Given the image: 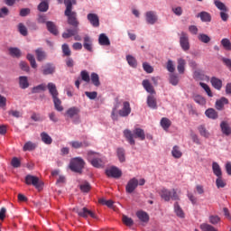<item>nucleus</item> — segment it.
<instances>
[{"label": "nucleus", "mask_w": 231, "mask_h": 231, "mask_svg": "<svg viewBox=\"0 0 231 231\" xmlns=\"http://www.w3.org/2000/svg\"><path fill=\"white\" fill-rule=\"evenodd\" d=\"M73 212H76V214H78L79 217H84L85 219L89 217L93 219H97V215H95L93 211L88 209V208H83L79 209L78 207H76L73 208Z\"/></svg>", "instance_id": "0eeeda50"}, {"label": "nucleus", "mask_w": 231, "mask_h": 231, "mask_svg": "<svg viewBox=\"0 0 231 231\" xmlns=\"http://www.w3.org/2000/svg\"><path fill=\"white\" fill-rule=\"evenodd\" d=\"M80 113V109L76 106H72L69 108L66 112V116H69V118H73V116H77Z\"/></svg>", "instance_id": "7c9ffc66"}, {"label": "nucleus", "mask_w": 231, "mask_h": 231, "mask_svg": "<svg viewBox=\"0 0 231 231\" xmlns=\"http://www.w3.org/2000/svg\"><path fill=\"white\" fill-rule=\"evenodd\" d=\"M78 32L77 28L75 29H67L66 32L62 33L63 39H69V37H73Z\"/></svg>", "instance_id": "ea45409f"}, {"label": "nucleus", "mask_w": 231, "mask_h": 231, "mask_svg": "<svg viewBox=\"0 0 231 231\" xmlns=\"http://www.w3.org/2000/svg\"><path fill=\"white\" fill-rule=\"evenodd\" d=\"M136 216L143 223H149V214H147V212L138 211Z\"/></svg>", "instance_id": "473e14b6"}, {"label": "nucleus", "mask_w": 231, "mask_h": 231, "mask_svg": "<svg viewBox=\"0 0 231 231\" xmlns=\"http://www.w3.org/2000/svg\"><path fill=\"white\" fill-rule=\"evenodd\" d=\"M221 44L225 48V50H227V51H230V50H231L230 40L224 38L221 40Z\"/></svg>", "instance_id": "4d7b16f0"}, {"label": "nucleus", "mask_w": 231, "mask_h": 231, "mask_svg": "<svg viewBox=\"0 0 231 231\" xmlns=\"http://www.w3.org/2000/svg\"><path fill=\"white\" fill-rule=\"evenodd\" d=\"M124 135L130 145H134V138H138L141 141L145 140V132L142 128H135L133 132L126 129L124 131Z\"/></svg>", "instance_id": "f03ea898"}, {"label": "nucleus", "mask_w": 231, "mask_h": 231, "mask_svg": "<svg viewBox=\"0 0 231 231\" xmlns=\"http://www.w3.org/2000/svg\"><path fill=\"white\" fill-rule=\"evenodd\" d=\"M106 174L108 178H121L122 171L117 167L113 166L110 169L106 170Z\"/></svg>", "instance_id": "9d476101"}, {"label": "nucleus", "mask_w": 231, "mask_h": 231, "mask_svg": "<svg viewBox=\"0 0 231 231\" xmlns=\"http://www.w3.org/2000/svg\"><path fill=\"white\" fill-rule=\"evenodd\" d=\"M166 69L170 73H174V71H176V68H174V63L172 62V60H168Z\"/></svg>", "instance_id": "052dcab7"}, {"label": "nucleus", "mask_w": 231, "mask_h": 231, "mask_svg": "<svg viewBox=\"0 0 231 231\" xmlns=\"http://www.w3.org/2000/svg\"><path fill=\"white\" fill-rule=\"evenodd\" d=\"M90 80L96 88H98L100 86V77H98V74L96 72H92L90 75Z\"/></svg>", "instance_id": "72a5a7b5"}, {"label": "nucleus", "mask_w": 231, "mask_h": 231, "mask_svg": "<svg viewBox=\"0 0 231 231\" xmlns=\"http://www.w3.org/2000/svg\"><path fill=\"white\" fill-rule=\"evenodd\" d=\"M56 71V67L53 63H46L42 67V75H53Z\"/></svg>", "instance_id": "f8f14e48"}, {"label": "nucleus", "mask_w": 231, "mask_h": 231, "mask_svg": "<svg viewBox=\"0 0 231 231\" xmlns=\"http://www.w3.org/2000/svg\"><path fill=\"white\" fill-rule=\"evenodd\" d=\"M97 153L93 151H88L87 154V160L90 162L93 167H96V169H100L104 167V161L97 157Z\"/></svg>", "instance_id": "39448f33"}, {"label": "nucleus", "mask_w": 231, "mask_h": 231, "mask_svg": "<svg viewBox=\"0 0 231 231\" xmlns=\"http://www.w3.org/2000/svg\"><path fill=\"white\" fill-rule=\"evenodd\" d=\"M180 44L183 51H189L190 50V43L189 42V34H187V32H180Z\"/></svg>", "instance_id": "6e6552de"}, {"label": "nucleus", "mask_w": 231, "mask_h": 231, "mask_svg": "<svg viewBox=\"0 0 231 231\" xmlns=\"http://www.w3.org/2000/svg\"><path fill=\"white\" fill-rule=\"evenodd\" d=\"M212 171H213V173L215 174V176H217V178H220V176H223V171H221V166H219V164L216 162H212Z\"/></svg>", "instance_id": "5701e85b"}, {"label": "nucleus", "mask_w": 231, "mask_h": 231, "mask_svg": "<svg viewBox=\"0 0 231 231\" xmlns=\"http://www.w3.org/2000/svg\"><path fill=\"white\" fill-rule=\"evenodd\" d=\"M98 42H99L100 46H110V44H111L109 38L105 33H101L99 35Z\"/></svg>", "instance_id": "393cba45"}, {"label": "nucleus", "mask_w": 231, "mask_h": 231, "mask_svg": "<svg viewBox=\"0 0 231 231\" xmlns=\"http://www.w3.org/2000/svg\"><path fill=\"white\" fill-rule=\"evenodd\" d=\"M205 115L208 118H212V120H216V118H217V113L214 108H208L206 110Z\"/></svg>", "instance_id": "79ce46f5"}, {"label": "nucleus", "mask_w": 231, "mask_h": 231, "mask_svg": "<svg viewBox=\"0 0 231 231\" xmlns=\"http://www.w3.org/2000/svg\"><path fill=\"white\" fill-rule=\"evenodd\" d=\"M222 62L228 68V69L231 71V60L228 58H222Z\"/></svg>", "instance_id": "774afa93"}, {"label": "nucleus", "mask_w": 231, "mask_h": 231, "mask_svg": "<svg viewBox=\"0 0 231 231\" xmlns=\"http://www.w3.org/2000/svg\"><path fill=\"white\" fill-rule=\"evenodd\" d=\"M66 6L65 15L68 17V24L73 28H79V20L77 19V12L73 11V5H77V0H64Z\"/></svg>", "instance_id": "f257e3e1"}, {"label": "nucleus", "mask_w": 231, "mask_h": 231, "mask_svg": "<svg viewBox=\"0 0 231 231\" xmlns=\"http://www.w3.org/2000/svg\"><path fill=\"white\" fill-rule=\"evenodd\" d=\"M193 100L196 102V104H199V106H205L207 104V99L203 97L201 95H194L193 96Z\"/></svg>", "instance_id": "e433bc0d"}, {"label": "nucleus", "mask_w": 231, "mask_h": 231, "mask_svg": "<svg viewBox=\"0 0 231 231\" xmlns=\"http://www.w3.org/2000/svg\"><path fill=\"white\" fill-rule=\"evenodd\" d=\"M35 53L38 62H42V60H46V51H44L42 48L36 49Z\"/></svg>", "instance_id": "4be33fe9"}, {"label": "nucleus", "mask_w": 231, "mask_h": 231, "mask_svg": "<svg viewBox=\"0 0 231 231\" xmlns=\"http://www.w3.org/2000/svg\"><path fill=\"white\" fill-rule=\"evenodd\" d=\"M228 104V100L226 97H221L219 100L216 102V107L218 111H221L223 107H225V105Z\"/></svg>", "instance_id": "c9c22d12"}, {"label": "nucleus", "mask_w": 231, "mask_h": 231, "mask_svg": "<svg viewBox=\"0 0 231 231\" xmlns=\"http://www.w3.org/2000/svg\"><path fill=\"white\" fill-rule=\"evenodd\" d=\"M50 8V5H48V2L42 1L38 5L39 12H48V9Z\"/></svg>", "instance_id": "3c124183"}, {"label": "nucleus", "mask_w": 231, "mask_h": 231, "mask_svg": "<svg viewBox=\"0 0 231 231\" xmlns=\"http://www.w3.org/2000/svg\"><path fill=\"white\" fill-rule=\"evenodd\" d=\"M37 147V144L32 143V142H27L25 143V144L23 145V151L26 152V151H33L35 150Z\"/></svg>", "instance_id": "09e8293b"}, {"label": "nucleus", "mask_w": 231, "mask_h": 231, "mask_svg": "<svg viewBox=\"0 0 231 231\" xmlns=\"http://www.w3.org/2000/svg\"><path fill=\"white\" fill-rule=\"evenodd\" d=\"M214 5L221 12H228V7H226V5L225 4H223V2H221L219 0H215Z\"/></svg>", "instance_id": "a19ab883"}, {"label": "nucleus", "mask_w": 231, "mask_h": 231, "mask_svg": "<svg viewBox=\"0 0 231 231\" xmlns=\"http://www.w3.org/2000/svg\"><path fill=\"white\" fill-rule=\"evenodd\" d=\"M47 86L44 83L37 85L32 88V94L42 93V91H46Z\"/></svg>", "instance_id": "f704fd0d"}, {"label": "nucleus", "mask_w": 231, "mask_h": 231, "mask_svg": "<svg viewBox=\"0 0 231 231\" xmlns=\"http://www.w3.org/2000/svg\"><path fill=\"white\" fill-rule=\"evenodd\" d=\"M221 221V218L218 216H210L209 217V223L211 225H217Z\"/></svg>", "instance_id": "338daca9"}, {"label": "nucleus", "mask_w": 231, "mask_h": 231, "mask_svg": "<svg viewBox=\"0 0 231 231\" xmlns=\"http://www.w3.org/2000/svg\"><path fill=\"white\" fill-rule=\"evenodd\" d=\"M211 84H212L213 88H215V89H221V88L223 86V82L221 81V79H219L217 78H212Z\"/></svg>", "instance_id": "37998d69"}, {"label": "nucleus", "mask_w": 231, "mask_h": 231, "mask_svg": "<svg viewBox=\"0 0 231 231\" xmlns=\"http://www.w3.org/2000/svg\"><path fill=\"white\" fill-rule=\"evenodd\" d=\"M115 105L114 107L112 109V113H111V118L112 120H118V115H116V111H118V107H120V105L122 104V102H120V97H116L115 98Z\"/></svg>", "instance_id": "dca6fc26"}, {"label": "nucleus", "mask_w": 231, "mask_h": 231, "mask_svg": "<svg viewBox=\"0 0 231 231\" xmlns=\"http://www.w3.org/2000/svg\"><path fill=\"white\" fill-rule=\"evenodd\" d=\"M199 40H200V42H204L205 44H208V42H210V37L203 33L199 35Z\"/></svg>", "instance_id": "e2e57ef3"}, {"label": "nucleus", "mask_w": 231, "mask_h": 231, "mask_svg": "<svg viewBox=\"0 0 231 231\" xmlns=\"http://www.w3.org/2000/svg\"><path fill=\"white\" fill-rule=\"evenodd\" d=\"M69 145L72 147V149H83L86 147H89L90 143L88 141H71L69 143Z\"/></svg>", "instance_id": "2eb2a0df"}, {"label": "nucleus", "mask_w": 231, "mask_h": 231, "mask_svg": "<svg viewBox=\"0 0 231 231\" xmlns=\"http://www.w3.org/2000/svg\"><path fill=\"white\" fill-rule=\"evenodd\" d=\"M143 88L147 91V93H150L151 95H154L156 91L154 90V87L149 82V79H143Z\"/></svg>", "instance_id": "412c9836"}, {"label": "nucleus", "mask_w": 231, "mask_h": 231, "mask_svg": "<svg viewBox=\"0 0 231 231\" xmlns=\"http://www.w3.org/2000/svg\"><path fill=\"white\" fill-rule=\"evenodd\" d=\"M197 17H199L202 23H210V21H212V15H210V13L205 11H202L199 14H198Z\"/></svg>", "instance_id": "aec40b11"}, {"label": "nucleus", "mask_w": 231, "mask_h": 231, "mask_svg": "<svg viewBox=\"0 0 231 231\" xmlns=\"http://www.w3.org/2000/svg\"><path fill=\"white\" fill-rule=\"evenodd\" d=\"M116 156H117L120 163H125V149L117 148L116 149Z\"/></svg>", "instance_id": "c85d7f7f"}, {"label": "nucleus", "mask_w": 231, "mask_h": 231, "mask_svg": "<svg viewBox=\"0 0 231 231\" xmlns=\"http://www.w3.org/2000/svg\"><path fill=\"white\" fill-rule=\"evenodd\" d=\"M61 50L65 57H69L71 55V50H69V45H68V43H64L61 46Z\"/></svg>", "instance_id": "864d4df0"}, {"label": "nucleus", "mask_w": 231, "mask_h": 231, "mask_svg": "<svg viewBox=\"0 0 231 231\" xmlns=\"http://www.w3.org/2000/svg\"><path fill=\"white\" fill-rule=\"evenodd\" d=\"M87 18L94 28H98V26H100V19L98 18V14L90 13L87 15Z\"/></svg>", "instance_id": "ddd939ff"}, {"label": "nucleus", "mask_w": 231, "mask_h": 231, "mask_svg": "<svg viewBox=\"0 0 231 231\" xmlns=\"http://www.w3.org/2000/svg\"><path fill=\"white\" fill-rule=\"evenodd\" d=\"M11 165L14 169H19V167H21V161H19L17 157H14L11 161Z\"/></svg>", "instance_id": "680f3d73"}, {"label": "nucleus", "mask_w": 231, "mask_h": 231, "mask_svg": "<svg viewBox=\"0 0 231 231\" xmlns=\"http://www.w3.org/2000/svg\"><path fill=\"white\" fill-rule=\"evenodd\" d=\"M179 82H180V79L178 78L177 75L175 74L170 75V84H171V86H178Z\"/></svg>", "instance_id": "13d9d810"}, {"label": "nucleus", "mask_w": 231, "mask_h": 231, "mask_svg": "<svg viewBox=\"0 0 231 231\" xmlns=\"http://www.w3.org/2000/svg\"><path fill=\"white\" fill-rule=\"evenodd\" d=\"M53 104H54V108L56 109V111L59 112H62L64 111V106H62V101L60 100V98L58 97H53Z\"/></svg>", "instance_id": "2f4dec72"}, {"label": "nucleus", "mask_w": 231, "mask_h": 231, "mask_svg": "<svg viewBox=\"0 0 231 231\" xmlns=\"http://www.w3.org/2000/svg\"><path fill=\"white\" fill-rule=\"evenodd\" d=\"M177 69L180 75L185 73V66H187V61L183 58H179L177 60Z\"/></svg>", "instance_id": "6ab92c4d"}, {"label": "nucleus", "mask_w": 231, "mask_h": 231, "mask_svg": "<svg viewBox=\"0 0 231 231\" xmlns=\"http://www.w3.org/2000/svg\"><path fill=\"white\" fill-rule=\"evenodd\" d=\"M216 185H217V189H225V187H226V182H225V180H223V176L217 178Z\"/></svg>", "instance_id": "8fccbe9b"}, {"label": "nucleus", "mask_w": 231, "mask_h": 231, "mask_svg": "<svg viewBox=\"0 0 231 231\" xmlns=\"http://www.w3.org/2000/svg\"><path fill=\"white\" fill-rule=\"evenodd\" d=\"M220 127L222 129V133L226 136H228L231 134L230 126H228V124H226V122H222L220 124Z\"/></svg>", "instance_id": "a18cd8bd"}, {"label": "nucleus", "mask_w": 231, "mask_h": 231, "mask_svg": "<svg viewBox=\"0 0 231 231\" xmlns=\"http://www.w3.org/2000/svg\"><path fill=\"white\" fill-rule=\"evenodd\" d=\"M131 103L129 101L123 102V106L120 110H118V115L122 118H126V116H129L131 115Z\"/></svg>", "instance_id": "1a4fd4ad"}, {"label": "nucleus", "mask_w": 231, "mask_h": 231, "mask_svg": "<svg viewBox=\"0 0 231 231\" xmlns=\"http://www.w3.org/2000/svg\"><path fill=\"white\" fill-rule=\"evenodd\" d=\"M24 183L27 185H32L37 190H42L43 183L39 177L28 174L25 176Z\"/></svg>", "instance_id": "423d86ee"}, {"label": "nucleus", "mask_w": 231, "mask_h": 231, "mask_svg": "<svg viewBox=\"0 0 231 231\" xmlns=\"http://www.w3.org/2000/svg\"><path fill=\"white\" fill-rule=\"evenodd\" d=\"M86 165V162L81 157H75L70 160L69 169L73 172H78L79 174H82V170Z\"/></svg>", "instance_id": "7ed1b4c3"}, {"label": "nucleus", "mask_w": 231, "mask_h": 231, "mask_svg": "<svg viewBox=\"0 0 231 231\" xmlns=\"http://www.w3.org/2000/svg\"><path fill=\"white\" fill-rule=\"evenodd\" d=\"M174 212L178 217H180L181 219L185 217V212H183L181 206H180L178 202L174 203Z\"/></svg>", "instance_id": "c756f323"}, {"label": "nucleus", "mask_w": 231, "mask_h": 231, "mask_svg": "<svg viewBox=\"0 0 231 231\" xmlns=\"http://www.w3.org/2000/svg\"><path fill=\"white\" fill-rule=\"evenodd\" d=\"M80 77L84 82H87V84H89V82H91V78L89 77V73L88 72V70H82L80 72Z\"/></svg>", "instance_id": "49530a36"}, {"label": "nucleus", "mask_w": 231, "mask_h": 231, "mask_svg": "<svg viewBox=\"0 0 231 231\" xmlns=\"http://www.w3.org/2000/svg\"><path fill=\"white\" fill-rule=\"evenodd\" d=\"M47 30L50 32V33H52V35H58L59 31L57 30V25L53 22H47L46 23Z\"/></svg>", "instance_id": "bb28decb"}, {"label": "nucleus", "mask_w": 231, "mask_h": 231, "mask_svg": "<svg viewBox=\"0 0 231 231\" xmlns=\"http://www.w3.org/2000/svg\"><path fill=\"white\" fill-rule=\"evenodd\" d=\"M171 154L173 158H176V159H180L181 158V156H183V153L181 152V151L180 150V146L178 145L173 146Z\"/></svg>", "instance_id": "58836bf2"}, {"label": "nucleus", "mask_w": 231, "mask_h": 231, "mask_svg": "<svg viewBox=\"0 0 231 231\" xmlns=\"http://www.w3.org/2000/svg\"><path fill=\"white\" fill-rule=\"evenodd\" d=\"M159 194L162 199L164 201H171V199H173L174 201L180 200V196H178V192L174 189L170 190L168 189L162 188Z\"/></svg>", "instance_id": "20e7f679"}, {"label": "nucleus", "mask_w": 231, "mask_h": 231, "mask_svg": "<svg viewBox=\"0 0 231 231\" xmlns=\"http://www.w3.org/2000/svg\"><path fill=\"white\" fill-rule=\"evenodd\" d=\"M136 187H138V179H131L125 187L126 192H128V194H133L136 189Z\"/></svg>", "instance_id": "4468645a"}, {"label": "nucleus", "mask_w": 231, "mask_h": 231, "mask_svg": "<svg viewBox=\"0 0 231 231\" xmlns=\"http://www.w3.org/2000/svg\"><path fill=\"white\" fill-rule=\"evenodd\" d=\"M199 86L201 88H203V89L206 91L207 95L210 97H213L212 95V90H210V87H208V85H207L206 83L200 82Z\"/></svg>", "instance_id": "bf43d9fd"}, {"label": "nucleus", "mask_w": 231, "mask_h": 231, "mask_svg": "<svg viewBox=\"0 0 231 231\" xmlns=\"http://www.w3.org/2000/svg\"><path fill=\"white\" fill-rule=\"evenodd\" d=\"M146 103L148 107H150V109H158V103L154 96L152 95L148 96Z\"/></svg>", "instance_id": "a211bd4d"}, {"label": "nucleus", "mask_w": 231, "mask_h": 231, "mask_svg": "<svg viewBox=\"0 0 231 231\" xmlns=\"http://www.w3.org/2000/svg\"><path fill=\"white\" fill-rule=\"evenodd\" d=\"M83 46L87 51H93V42L89 36L84 37V43Z\"/></svg>", "instance_id": "b1692460"}, {"label": "nucleus", "mask_w": 231, "mask_h": 231, "mask_svg": "<svg viewBox=\"0 0 231 231\" xmlns=\"http://www.w3.org/2000/svg\"><path fill=\"white\" fill-rule=\"evenodd\" d=\"M200 136H203L204 138H210V132L207 130L205 125H199L198 127Z\"/></svg>", "instance_id": "4c0bfd02"}, {"label": "nucleus", "mask_w": 231, "mask_h": 231, "mask_svg": "<svg viewBox=\"0 0 231 231\" xmlns=\"http://www.w3.org/2000/svg\"><path fill=\"white\" fill-rule=\"evenodd\" d=\"M171 124L172 123L167 117H162L161 120V125H162V129H164V131H167V129H169V127H171Z\"/></svg>", "instance_id": "c03bdc74"}, {"label": "nucleus", "mask_w": 231, "mask_h": 231, "mask_svg": "<svg viewBox=\"0 0 231 231\" xmlns=\"http://www.w3.org/2000/svg\"><path fill=\"white\" fill-rule=\"evenodd\" d=\"M143 68L146 73H152V71H154V69L152 68V66H151L147 62L143 63Z\"/></svg>", "instance_id": "69168bd1"}, {"label": "nucleus", "mask_w": 231, "mask_h": 231, "mask_svg": "<svg viewBox=\"0 0 231 231\" xmlns=\"http://www.w3.org/2000/svg\"><path fill=\"white\" fill-rule=\"evenodd\" d=\"M41 138L42 142H43V143L46 145H51V143H53V139H51V136H50V134H48L46 132H42L41 134Z\"/></svg>", "instance_id": "cd10ccee"}, {"label": "nucleus", "mask_w": 231, "mask_h": 231, "mask_svg": "<svg viewBox=\"0 0 231 231\" xmlns=\"http://www.w3.org/2000/svg\"><path fill=\"white\" fill-rule=\"evenodd\" d=\"M145 19L147 24H156V23H158V15H156V12L154 11L146 12Z\"/></svg>", "instance_id": "9b49d317"}, {"label": "nucleus", "mask_w": 231, "mask_h": 231, "mask_svg": "<svg viewBox=\"0 0 231 231\" xmlns=\"http://www.w3.org/2000/svg\"><path fill=\"white\" fill-rule=\"evenodd\" d=\"M19 86L22 89H26L30 88V83L28 82V77L20 76L19 77Z\"/></svg>", "instance_id": "a878e982"}, {"label": "nucleus", "mask_w": 231, "mask_h": 231, "mask_svg": "<svg viewBox=\"0 0 231 231\" xmlns=\"http://www.w3.org/2000/svg\"><path fill=\"white\" fill-rule=\"evenodd\" d=\"M126 60H127L129 66H131L132 68H136L137 62H136V59L134 57H133L131 55H127Z\"/></svg>", "instance_id": "5fc2aeb1"}, {"label": "nucleus", "mask_w": 231, "mask_h": 231, "mask_svg": "<svg viewBox=\"0 0 231 231\" xmlns=\"http://www.w3.org/2000/svg\"><path fill=\"white\" fill-rule=\"evenodd\" d=\"M18 32L21 33V35H23V37H26V35H28V29L23 23H20L18 24Z\"/></svg>", "instance_id": "de8ad7c7"}, {"label": "nucleus", "mask_w": 231, "mask_h": 231, "mask_svg": "<svg viewBox=\"0 0 231 231\" xmlns=\"http://www.w3.org/2000/svg\"><path fill=\"white\" fill-rule=\"evenodd\" d=\"M123 223L126 226H133V225H134V221H133V218H131L125 215L123 216Z\"/></svg>", "instance_id": "6e6d98bb"}, {"label": "nucleus", "mask_w": 231, "mask_h": 231, "mask_svg": "<svg viewBox=\"0 0 231 231\" xmlns=\"http://www.w3.org/2000/svg\"><path fill=\"white\" fill-rule=\"evenodd\" d=\"M79 189L82 192H89V190H91V185H89L88 182H85L79 186Z\"/></svg>", "instance_id": "0e129e2a"}, {"label": "nucleus", "mask_w": 231, "mask_h": 231, "mask_svg": "<svg viewBox=\"0 0 231 231\" xmlns=\"http://www.w3.org/2000/svg\"><path fill=\"white\" fill-rule=\"evenodd\" d=\"M47 88L52 98H57L59 97V90H57V86L54 83H48Z\"/></svg>", "instance_id": "f3484780"}, {"label": "nucleus", "mask_w": 231, "mask_h": 231, "mask_svg": "<svg viewBox=\"0 0 231 231\" xmlns=\"http://www.w3.org/2000/svg\"><path fill=\"white\" fill-rule=\"evenodd\" d=\"M9 53L12 55V57H16V59H19L21 57V50L18 48H10Z\"/></svg>", "instance_id": "603ef678"}]
</instances>
